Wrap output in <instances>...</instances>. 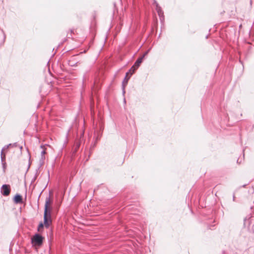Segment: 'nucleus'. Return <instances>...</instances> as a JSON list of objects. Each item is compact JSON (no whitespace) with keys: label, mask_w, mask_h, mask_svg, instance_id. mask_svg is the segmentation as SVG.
Wrapping results in <instances>:
<instances>
[{"label":"nucleus","mask_w":254,"mask_h":254,"mask_svg":"<svg viewBox=\"0 0 254 254\" xmlns=\"http://www.w3.org/2000/svg\"><path fill=\"white\" fill-rule=\"evenodd\" d=\"M129 240H128V244H127L128 247L129 246Z\"/></svg>","instance_id":"dca6fc26"},{"label":"nucleus","mask_w":254,"mask_h":254,"mask_svg":"<svg viewBox=\"0 0 254 254\" xmlns=\"http://www.w3.org/2000/svg\"><path fill=\"white\" fill-rule=\"evenodd\" d=\"M239 159L237 160V163H239Z\"/></svg>","instance_id":"a211bd4d"},{"label":"nucleus","mask_w":254,"mask_h":254,"mask_svg":"<svg viewBox=\"0 0 254 254\" xmlns=\"http://www.w3.org/2000/svg\"><path fill=\"white\" fill-rule=\"evenodd\" d=\"M142 60H143V57H140L136 61V62L137 63V64H141V63H142Z\"/></svg>","instance_id":"f8f14e48"},{"label":"nucleus","mask_w":254,"mask_h":254,"mask_svg":"<svg viewBox=\"0 0 254 254\" xmlns=\"http://www.w3.org/2000/svg\"><path fill=\"white\" fill-rule=\"evenodd\" d=\"M14 201L16 203H22V196L19 194H16L14 198Z\"/></svg>","instance_id":"6e6552de"},{"label":"nucleus","mask_w":254,"mask_h":254,"mask_svg":"<svg viewBox=\"0 0 254 254\" xmlns=\"http://www.w3.org/2000/svg\"><path fill=\"white\" fill-rule=\"evenodd\" d=\"M127 78V72L126 73V75H125V79H124V81H123V91L124 95H125V93H126L125 87H126V84L127 83V80L126 79Z\"/></svg>","instance_id":"1a4fd4ad"},{"label":"nucleus","mask_w":254,"mask_h":254,"mask_svg":"<svg viewBox=\"0 0 254 254\" xmlns=\"http://www.w3.org/2000/svg\"><path fill=\"white\" fill-rule=\"evenodd\" d=\"M135 254H138V253H135Z\"/></svg>","instance_id":"6ab92c4d"},{"label":"nucleus","mask_w":254,"mask_h":254,"mask_svg":"<svg viewBox=\"0 0 254 254\" xmlns=\"http://www.w3.org/2000/svg\"><path fill=\"white\" fill-rule=\"evenodd\" d=\"M140 64L135 62L134 64L131 67V68L128 70V80L129 79L130 77L132 75V74L134 73L135 71L138 68Z\"/></svg>","instance_id":"423d86ee"},{"label":"nucleus","mask_w":254,"mask_h":254,"mask_svg":"<svg viewBox=\"0 0 254 254\" xmlns=\"http://www.w3.org/2000/svg\"><path fill=\"white\" fill-rule=\"evenodd\" d=\"M44 227V224L42 223L39 224L38 227V231L39 232H42Z\"/></svg>","instance_id":"9d476101"},{"label":"nucleus","mask_w":254,"mask_h":254,"mask_svg":"<svg viewBox=\"0 0 254 254\" xmlns=\"http://www.w3.org/2000/svg\"><path fill=\"white\" fill-rule=\"evenodd\" d=\"M53 200L51 198L47 197L44 207V224L46 228H48L52 224L51 211Z\"/></svg>","instance_id":"f257e3e1"},{"label":"nucleus","mask_w":254,"mask_h":254,"mask_svg":"<svg viewBox=\"0 0 254 254\" xmlns=\"http://www.w3.org/2000/svg\"><path fill=\"white\" fill-rule=\"evenodd\" d=\"M43 239L40 235L36 234L31 239L32 244L35 247L41 246L43 243Z\"/></svg>","instance_id":"f03ea898"},{"label":"nucleus","mask_w":254,"mask_h":254,"mask_svg":"<svg viewBox=\"0 0 254 254\" xmlns=\"http://www.w3.org/2000/svg\"><path fill=\"white\" fill-rule=\"evenodd\" d=\"M124 102H125V103H126V100H125V99H124Z\"/></svg>","instance_id":"f3484780"},{"label":"nucleus","mask_w":254,"mask_h":254,"mask_svg":"<svg viewBox=\"0 0 254 254\" xmlns=\"http://www.w3.org/2000/svg\"><path fill=\"white\" fill-rule=\"evenodd\" d=\"M149 51H150V49L148 50L146 52H145L144 53V54L141 57H143V59L145 57V56H146L148 54Z\"/></svg>","instance_id":"ddd939ff"},{"label":"nucleus","mask_w":254,"mask_h":254,"mask_svg":"<svg viewBox=\"0 0 254 254\" xmlns=\"http://www.w3.org/2000/svg\"><path fill=\"white\" fill-rule=\"evenodd\" d=\"M154 4H155L156 10L160 17V20L162 21L164 18L163 11L162 10L161 7L159 5L158 3L155 0H154Z\"/></svg>","instance_id":"39448f33"},{"label":"nucleus","mask_w":254,"mask_h":254,"mask_svg":"<svg viewBox=\"0 0 254 254\" xmlns=\"http://www.w3.org/2000/svg\"><path fill=\"white\" fill-rule=\"evenodd\" d=\"M1 192L4 196H8L10 192V187L9 185H3L1 187Z\"/></svg>","instance_id":"20e7f679"},{"label":"nucleus","mask_w":254,"mask_h":254,"mask_svg":"<svg viewBox=\"0 0 254 254\" xmlns=\"http://www.w3.org/2000/svg\"><path fill=\"white\" fill-rule=\"evenodd\" d=\"M233 201L235 200V196H234V195H233Z\"/></svg>","instance_id":"2eb2a0df"},{"label":"nucleus","mask_w":254,"mask_h":254,"mask_svg":"<svg viewBox=\"0 0 254 254\" xmlns=\"http://www.w3.org/2000/svg\"><path fill=\"white\" fill-rule=\"evenodd\" d=\"M129 205L128 204V207H129ZM127 210H128V220L129 219L130 220L132 218L131 215H132L133 213L131 212H128L129 210H131L130 208L128 207Z\"/></svg>","instance_id":"9b49d317"},{"label":"nucleus","mask_w":254,"mask_h":254,"mask_svg":"<svg viewBox=\"0 0 254 254\" xmlns=\"http://www.w3.org/2000/svg\"><path fill=\"white\" fill-rule=\"evenodd\" d=\"M149 51H150V49L148 50L146 52H145L144 53V54L141 57H143V59L145 57V56H146L148 54Z\"/></svg>","instance_id":"4468645a"},{"label":"nucleus","mask_w":254,"mask_h":254,"mask_svg":"<svg viewBox=\"0 0 254 254\" xmlns=\"http://www.w3.org/2000/svg\"><path fill=\"white\" fill-rule=\"evenodd\" d=\"M247 223L249 224V228L250 229L251 227L253 228V226H254V216H252L248 220H245L244 224L246 225Z\"/></svg>","instance_id":"0eeeda50"},{"label":"nucleus","mask_w":254,"mask_h":254,"mask_svg":"<svg viewBox=\"0 0 254 254\" xmlns=\"http://www.w3.org/2000/svg\"><path fill=\"white\" fill-rule=\"evenodd\" d=\"M133 229L128 228V237L130 236L131 238H134L135 236L140 234V230L137 228L133 227Z\"/></svg>","instance_id":"7ed1b4c3"}]
</instances>
